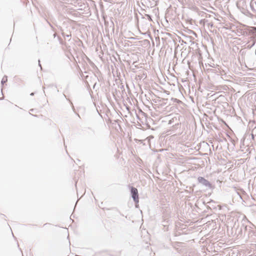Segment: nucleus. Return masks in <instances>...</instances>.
<instances>
[{
  "instance_id": "25",
  "label": "nucleus",
  "mask_w": 256,
  "mask_h": 256,
  "mask_svg": "<svg viewBox=\"0 0 256 256\" xmlns=\"http://www.w3.org/2000/svg\"><path fill=\"white\" fill-rule=\"evenodd\" d=\"M3 99H4V98H0V100H2Z\"/></svg>"
},
{
  "instance_id": "14",
  "label": "nucleus",
  "mask_w": 256,
  "mask_h": 256,
  "mask_svg": "<svg viewBox=\"0 0 256 256\" xmlns=\"http://www.w3.org/2000/svg\"><path fill=\"white\" fill-rule=\"evenodd\" d=\"M38 66L40 67V70H42V65L40 64V60H38Z\"/></svg>"
},
{
  "instance_id": "17",
  "label": "nucleus",
  "mask_w": 256,
  "mask_h": 256,
  "mask_svg": "<svg viewBox=\"0 0 256 256\" xmlns=\"http://www.w3.org/2000/svg\"><path fill=\"white\" fill-rule=\"evenodd\" d=\"M124 93H125V94H126V92H125V90L124 89L122 90V94H124Z\"/></svg>"
},
{
  "instance_id": "13",
  "label": "nucleus",
  "mask_w": 256,
  "mask_h": 256,
  "mask_svg": "<svg viewBox=\"0 0 256 256\" xmlns=\"http://www.w3.org/2000/svg\"><path fill=\"white\" fill-rule=\"evenodd\" d=\"M119 88L122 89V90H124V85L122 84H121L120 85V86H119Z\"/></svg>"
},
{
  "instance_id": "6",
  "label": "nucleus",
  "mask_w": 256,
  "mask_h": 256,
  "mask_svg": "<svg viewBox=\"0 0 256 256\" xmlns=\"http://www.w3.org/2000/svg\"><path fill=\"white\" fill-rule=\"evenodd\" d=\"M130 196L133 199L134 204H138L139 196L137 188L132 186H130Z\"/></svg>"
},
{
  "instance_id": "29",
  "label": "nucleus",
  "mask_w": 256,
  "mask_h": 256,
  "mask_svg": "<svg viewBox=\"0 0 256 256\" xmlns=\"http://www.w3.org/2000/svg\"><path fill=\"white\" fill-rule=\"evenodd\" d=\"M46 224H44V226H45Z\"/></svg>"
},
{
  "instance_id": "4",
  "label": "nucleus",
  "mask_w": 256,
  "mask_h": 256,
  "mask_svg": "<svg viewBox=\"0 0 256 256\" xmlns=\"http://www.w3.org/2000/svg\"><path fill=\"white\" fill-rule=\"evenodd\" d=\"M198 184L202 186H205L207 188L212 190L214 188L213 186L208 180L202 176H198Z\"/></svg>"
},
{
  "instance_id": "28",
  "label": "nucleus",
  "mask_w": 256,
  "mask_h": 256,
  "mask_svg": "<svg viewBox=\"0 0 256 256\" xmlns=\"http://www.w3.org/2000/svg\"><path fill=\"white\" fill-rule=\"evenodd\" d=\"M256 129V126L254 128V130Z\"/></svg>"
},
{
  "instance_id": "21",
  "label": "nucleus",
  "mask_w": 256,
  "mask_h": 256,
  "mask_svg": "<svg viewBox=\"0 0 256 256\" xmlns=\"http://www.w3.org/2000/svg\"><path fill=\"white\" fill-rule=\"evenodd\" d=\"M135 206H136V208H138V204H135Z\"/></svg>"
},
{
  "instance_id": "9",
  "label": "nucleus",
  "mask_w": 256,
  "mask_h": 256,
  "mask_svg": "<svg viewBox=\"0 0 256 256\" xmlns=\"http://www.w3.org/2000/svg\"><path fill=\"white\" fill-rule=\"evenodd\" d=\"M66 100H68V101H69V102H70V104H72V108L73 111H74V112H75V114H76L78 116V118H80V116L79 114H78V113H76V112H75V108H74V105H73V104H72V102H71V100H69V99H68V98H66Z\"/></svg>"
},
{
  "instance_id": "5",
  "label": "nucleus",
  "mask_w": 256,
  "mask_h": 256,
  "mask_svg": "<svg viewBox=\"0 0 256 256\" xmlns=\"http://www.w3.org/2000/svg\"><path fill=\"white\" fill-rule=\"evenodd\" d=\"M256 236V230L252 228L250 226H246L244 228V237L246 238Z\"/></svg>"
},
{
  "instance_id": "12",
  "label": "nucleus",
  "mask_w": 256,
  "mask_h": 256,
  "mask_svg": "<svg viewBox=\"0 0 256 256\" xmlns=\"http://www.w3.org/2000/svg\"><path fill=\"white\" fill-rule=\"evenodd\" d=\"M54 86L55 88H57V86L56 84H50L48 86V88H50V87H53Z\"/></svg>"
},
{
  "instance_id": "15",
  "label": "nucleus",
  "mask_w": 256,
  "mask_h": 256,
  "mask_svg": "<svg viewBox=\"0 0 256 256\" xmlns=\"http://www.w3.org/2000/svg\"><path fill=\"white\" fill-rule=\"evenodd\" d=\"M66 38H70V37H71V32H70L69 34H66Z\"/></svg>"
},
{
  "instance_id": "11",
  "label": "nucleus",
  "mask_w": 256,
  "mask_h": 256,
  "mask_svg": "<svg viewBox=\"0 0 256 256\" xmlns=\"http://www.w3.org/2000/svg\"><path fill=\"white\" fill-rule=\"evenodd\" d=\"M58 41H59V42H60V44H62V45H64V46H66V42H64V41L62 40V38L58 36Z\"/></svg>"
},
{
  "instance_id": "19",
  "label": "nucleus",
  "mask_w": 256,
  "mask_h": 256,
  "mask_svg": "<svg viewBox=\"0 0 256 256\" xmlns=\"http://www.w3.org/2000/svg\"><path fill=\"white\" fill-rule=\"evenodd\" d=\"M252 138L253 140H254V134H252Z\"/></svg>"
},
{
  "instance_id": "18",
  "label": "nucleus",
  "mask_w": 256,
  "mask_h": 256,
  "mask_svg": "<svg viewBox=\"0 0 256 256\" xmlns=\"http://www.w3.org/2000/svg\"><path fill=\"white\" fill-rule=\"evenodd\" d=\"M62 35L64 36V37H66V35L65 34L64 32H62Z\"/></svg>"
},
{
  "instance_id": "3",
  "label": "nucleus",
  "mask_w": 256,
  "mask_h": 256,
  "mask_svg": "<svg viewBox=\"0 0 256 256\" xmlns=\"http://www.w3.org/2000/svg\"><path fill=\"white\" fill-rule=\"evenodd\" d=\"M237 6L240 11L244 15L251 18H253L254 14H252L248 9V4H247L246 2L243 1L242 2H240L238 3Z\"/></svg>"
},
{
  "instance_id": "26",
  "label": "nucleus",
  "mask_w": 256,
  "mask_h": 256,
  "mask_svg": "<svg viewBox=\"0 0 256 256\" xmlns=\"http://www.w3.org/2000/svg\"><path fill=\"white\" fill-rule=\"evenodd\" d=\"M63 95L65 98H66V96L65 95V94H64Z\"/></svg>"
},
{
  "instance_id": "24",
  "label": "nucleus",
  "mask_w": 256,
  "mask_h": 256,
  "mask_svg": "<svg viewBox=\"0 0 256 256\" xmlns=\"http://www.w3.org/2000/svg\"><path fill=\"white\" fill-rule=\"evenodd\" d=\"M56 34H54V38H56Z\"/></svg>"
},
{
  "instance_id": "1",
  "label": "nucleus",
  "mask_w": 256,
  "mask_h": 256,
  "mask_svg": "<svg viewBox=\"0 0 256 256\" xmlns=\"http://www.w3.org/2000/svg\"><path fill=\"white\" fill-rule=\"evenodd\" d=\"M242 34L245 36H248L250 39L247 42V48H251L256 42V28H247L245 30H241Z\"/></svg>"
},
{
  "instance_id": "30",
  "label": "nucleus",
  "mask_w": 256,
  "mask_h": 256,
  "mask_svg": "<svg viewBox=\"0 0 256 256\" xmlns=\"http://www.w3.org/2000/svg\"><path fill=\"white\" fill-rule=\"evenodd\" d=\"M57 90V92H59V90H58V89H57V90Z\"/></svg>"
},
{
  "instance_id": "8",
  "label": "nucleus",
  "mask_w": 256,
  "mask_h": 256,
  "mask_svg": "<svg viewBox=\"0 0 256 256\" xmlns=\"http://www.w3.org/2000/svg\"><path fill=\"white\" fill-rule=\"evenodd\" d=\"M7 81H8V76L5 75V76H4L3 77V78H2V80H1L2 90L4 84L6 83L7 82Z\"/></svg>"
},
{
  "instance_id": "22",
  "label": "nucleus",
  "mask_w": 256,
  "mask_h": 256,
  "mask_svg": "<svg viewBox=\"0 0 256 256\" xmlns=\"http://www.w3.org/2000/svg\"><path fill=\"white\" fill-rule=\"evenodd\" d=\"M47 23L50 25V24L48 20H46Z\"/></svg>"
},
{
  "instance_id": "16",
  "label": "nucleus",
  "mask_w": 256,
  "mask_h": 256,
  "mask_svg": "<svg viewBox=\"0 0 256 256\" xmlns=\"http://www.w3.org/2000/svg\"><path fill=\"white\" fill-rule=\"evenodd\" d=\"M50 27L53 30H54V28L53 26L51 24H50Z\"/></svg>"
},
{
  "instance_id": "10",
  "label": "nucleus",
  "mask_w": 256,
  "mask_h": 256,
  "mask_svg": "<svg viewBox=\"0 0 256 256\" xmlns=\"http://www.w3.org/2000/svg\"><path fill=\"white\" fill-rule=\"evenodd\" d=\"M250 28V26H246V27H245L243 29L238 30H238V36H241V35H242V36H244V34H241V30H242V31H243V30H246L247 28Z\"/></svg>"
},
{
  "instance_id": "7",
  "label": "nucleus",
  "mask_w": 256,
  "mask_h": 256,
  "mask_svg": "<svg viewBox=\"0 0 256 256\" xmlns=\"http://www.w3.org/2000/svg\"><path fill=\"white\" fill-rule=\"evenodd\" d=\"M252 14H254L253 16L256 15V0H252L249 4Z\"/></svg>"
},
{
  "instance_id": "2",
  "label": "nucleus",
  "mask_w": 256,
  "mask_h": 256,
  "mask_svg": "<svg viewBox=\"0 0 256 256\" xmlns=\"http://www.w3.org/2000/svg\"><path fill=\"white\" fill-rule=\"evenodd\" d=\"M246 225H244L242 224L240 226L239 225L238 220L235 218L234 224L232 227V232H235V234L237 235V236L239 238L244 236V228Z\"/></svg>"
},
{
  "instance_id": "27",
  "label": "nucleus",
  "mask_w": 256,
  "mask_h": 256,
  "mask_svg": "<svg viewBox=\"0 0 256 256\" xmlns=\"http://www.w3.org/2000/svg\"><path fill=\"white\" fill-rule=\"evenodd\" d=\"M32 116H37L36 115H32Z\"/></svg>"
},
{
  "instance_id": "23",
  "label": "nucleus",
  "mask_w": 256,
  "mask_h": 256,
  "mask_svg": "<svg viewBox=\"0 0 256 256\" xmlns=\"http://www.w3.org/2000/svg\"><path fill=\"white\" fill-rule=\"evenodd\" d=\"M30 111L32 112H34V109H31L30 110Z\"/></svg>"
},
{
  "instance_id": "20",
  "label": "nucleus",
  "mask_w": 256,
  "mask_h": 256,
  "mask_svg": "<svg viewBox=\"0 0 256 256\" xmlns=\"http://www.w3.org/2000/svg\"><path fill=\"white\" fill-rule=\"evenodd\" d=\"M34 92H32V93L30 94V96H34Z\"/></svg>"
}]
</instances>
